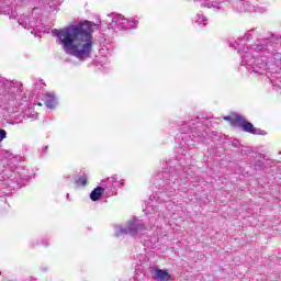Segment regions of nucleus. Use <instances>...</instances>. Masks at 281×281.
Masks as SVG:
<instances>
[{
	"label": "nucleus",
	"mask_w": 281,
	"mask_h": 281,
	"mask_svg": "<svg viewBox=\"0 0 281 281\" xmlns=\"http://www.w3.org/2000/svg\"><path fill=\"white\" fill-rule=\"evenodd\" d=\"M44 153H47V146L44 148Z\"/></svg>",
	"instance_id": "c756f323"
},
{
	"label": "nucleus",
	"mask_w": 281,
	"mask_h": 281,
	"mask_svg": "<svg viewBox=\"0 0 281 281\" xmlns=\"http://www.w3.org/2000/svg\"><path fill=\"white\" fill-rule=\"evenodd\" d=\"M231 3L235 12H247V0H231Z\"/></svg>",
	"instance_id": "2eb2a0df"
},
{
	"label": "nucleus",
	"mask_w": 281,
	"mask_h": 281,
	"mask_svg": "<svg viewBox=\"0 0 281 281\" xmlns=\"http://www.w3.org/2000/svg\"><path fill=\"white\" fill-rule=\"evenodd\" d=\"M262 166H265V161L262 160V155L258 154L257 160L254 164V168H255V170H260V168H262Z\"/></svg>",
	"instance_id": "4be33fe9"
},
{
	"label": "nucleus",
	"mask_w": 281,
	"mask_h": 281,
	"mask_svg": "<svg viewBox=\"0 0 281 281\" xmlns=\"http://www.w3.org/2000/svg\"><path fill=\"white\" fill-rule=\"evenodd\" d=\"M183 128H186V125H183V126L181 127V131H183Z\"/></svg>",
	"instance_id": "7c9ffc66"
},
{
	"label": "nucleus",
	"mask_w": 281,
	"mask_h": 281,
	"mask_svg": "<svg viewBox=\"0 0 281 281\" xmlns=\"http://www.w3.org/2000/svg\"><path fill=\"white\" fill-rule=\"evenodd\" d=\"M0 100L3 104H9V106H21L23 102H27V97L23 91V83L10 81L0 76Z\"/></svg>",
	"instance_id": "20e7f679"
},
{
	"label": "nucleus",
	"mask_w": 281,
	"mask_h": 281,
	"mask_svg": "<svg viewBox=\"0 0 281 281\" xmlns=\"http://www.w3.org/2000/svg\"><path fill=\"white\" fill-rule=\"evenodd\" d=\"M155 195H150L147 203V212L150 223H157V220L161 217L164 218V214H161V211H159V205H156L157 202L155 201Z\"/></svg>",
	"instance_id": "6e6552de"
},
{
	"label": "nucleus",
	"mask_w": 281,
	"mask_h": 281,
	"mask_svg": "<svg viewBox=\"0 0 281 281\" xmlns=\"http://www.w3.org/2000/svg\"><path fill=\"white\" fill-rule=\"evenodd\" d=\"M43 269V271H47V268H42Z\"/></svg>",
	"instance_id": "2f4dec72"
},
{
	"label": "nucleus",
	"mask_w": 281,
	"mask_h": 281,
	"mask_svg": "<svg viewBox=\"0 0 281 281\" xmlns=\"http://www.w3.org/2000/svg\"><path fill=\"white\" fill-rule=\"evenodd\" d=\"M195 3H201L203 8H212L215 12L225 10L227 0H193Z\"/></svg>",
	"instance_id": "f8f14e48"
},
{
	"label": "nucleus",
	"mask_w": 281,
	"mask_h": 281,
	"mask_svg": "<svg viewBox=\"0 0 281 281\" xmlns=\"http://www.w3.org/2000/svg\"><path fill=\"white\" fill-rule=\"evenodd\" d=\"M44 104L46 109H54V106H56V94L46 92L44 95Z\"/></svg>",
	"instance_id": "dca6fc26"
},
{
	"label": "nucleus",
	"mask_w": 281,
	"mask_h": 281,
	"mask_svg": "<svg viewBox=\"0 0 281 281\" xmlns=\"http://www.w3.org/2000/svg\"><path fill=\"white\" fill-rule=\"evenodd\" d=\"M237 126H239V128H243L245 133H250V135H267V132L260 128L254 127V124L245 120L243 115H240V120L238 121Z\"/></svg>",
	"instance_id": "9b49d317"
},
{
	"label": "nucleus",
	"mask_w": 281,
	"mask_h": 281,
	"mask_svg": "<svg viewBox=\"0 0 281 281\" xmlns=\"http://www.w3.org/2000/svg\"><path fill=\"white\" fill-rule=\"evenodd\" d=\"M16 183L12 181V179L9 180H0V188H9V190H14Z\"/></svg>",
	"instance_id": "412c9836"
},
{
	"label": "nucleus",
	"mask_w": 281,
	"mask_h": 281,
	"mask_svg": "<svg viewBox=\"0 0 281 281\" xmlns=\"http://www.w3.org/2000/svg\"><path fill=\"white\" fill-rule=\"evenodd\" d=\"M42 3H45L46 5H60L63 3V0H41Z\"/></svg>",
	"instance_id": "b1692460"
},
{
	"label": "nucleus",
	"mask_w": 281,
	"mask_h": 281,
	"mask_svg": "<svg viewBox=\"0 0 281 281\" xmlns=\"http://www.w3.org/2000/svg\"><path fill=\"white\" fill-rule=\"evenodd\" d=\"M226 122H229L232 126H238V122H240V114H234L232 116H224Z\"/></svg>",
	"instance_id": "6ab92c4d"
},
{
	"label": "nucleus",
	"mask_w": 281,
	"mask_h": 281,
	"mask_svg": "<svg viewBox=\"0 0 281 281\" xmlns=\"http://www.w3.org/2000/svg\"><path fill=\"white\" fill-rule=\"evenodd\" d=\"M148 226L137 217L130 220L124 226L117 225L114 227V236L116 238H122L123 236H139L143 232H146Z\"/></svg>",
	"instance_id": "39448f33"
},
{
	"label": "nucleus",
	"mask_w": 281,
	"mask_h": 281,
	"mask_svg": "<svg viewBox=\"0 0 281 281\" xmlns=\"http://www.w3.org/2000/svg\"><path fill=\"white\" fill-rule=\"evenodd\" d=\"M91 21L79 22L64 29L52 30L53 36L61 45V49L67 56H72L77 60H87L93 54V27Z\"/></svg>",
	"instance_id": "f257e3e1"
},
{
	"label": "nucleus",
	"mask_w": 281,
	"mask_h": 281,
	"mask_svg": "<svg viewBox=\"0 0 281 281\" xmlns=\"http://www.w3.org/2000/svg\"><path fill=\"white\" fill-rule=\"evenodd\" d=\"M151 278L153 280L157 281H170V273L168 272V270L154 268Z\"/></svg>",
	"instance_id": "4468645a"
},
{
	"label": "nucleus",
	"mask_w": 281,
	"mask_h": 281,
	"mask_svg": "<svg viewBox=\"0 0 281 281\" xmlns=\"http://www.w3.org/2000/svg\"><path fill=\"white\" fill-rule=\"evenodd\" d=\"M181 142L179 144V147L177 149L178 155H181L182 157H188L190 155V150L194 148V139L189 134H184L181 137Z\"/></svg>",
	"instance_id": "0eeeda50"
},
{
	"label": "nucleus",
	"mask_w": 281,
	"mask_h": 281,
	"mask_svg": "<svg viewBox=\"0 0 281 281\" xmlns=\"http://www.w3.org/2000/svg\"><path fill=\"white\" fill-rule=\"evenodd\" d=\"M105 187H97L90 193L91 201H100L102 199V194H104Z\"/></svg>",
	"instance_id": "f3484780"
},
{
	"label": "nucleus",
	"mask_w": 281,
	"mask_h": 281,
	"mask_svg": "<svg viewBox=\"0 0 281 281\" xmlns=\"http://www.w3.org/2000/svg\"><path fill=\"white\" fill-rule=\"evenodd\" d=\"M37 106H43V103H37Z\"/></svg>",
	"instance_id": "c85d7f7f"
},
{
	"label": "nucleus",
	"mask_w": 281,
	"mask_h": 281,
	"mask_svg": "<svg viewBox=\"0 0 281 281\" xmlns=\"http://www.w3.org/2000/svg\"><path fill=\"white\" fill-rule=\"evenodd\" d=\"M137 23H139V20H137V18H132L131 20H128L122 14L113 13L110 27H112L113 30H135L137 27Z\"/></svg>",
	"instance_id": "423d86ee"
},
{
	"label": "nucleus",
	"mask_w": 281,
	"mask_h": 281,
	"mask_svg": "<svg viewBox=\"0 0 281 281\" xmlns=\"http://www.w3.org/2000/svg\"><path fill=\"white\" fill-rule=\"evenodd\" d=\"M19 25H22L24 27V30H29V32H31V34H34V30H36L37 25L36 22L34 20V18L30 16V15H21L18 20Z\"/></svg>",
	"instance_id": "ddd939ff"
},
{
	"label": "nucleus",
	"mask_w": 281,
	"mask_h": 281,
	"mask_svg": "<svg viewBox=\"0 0 281 281\" xmlns=\"http://www.w3.org/2000/svg\"><path fill=\"white\" fill-rule=\"evenodd\" d=\"M67 199H69V194H67Z\"/></svg>",
	"instance_id": "473e14b6"
},
{
	"label": "nucleus",
	"mask_w": 281,
	"mask_h": 281,
	"mask_svg": "<svg viewBox=\"0 0 281 281\" xmlns=\"http://www.w3.org/2000/svg\"><path fill=\"white\" fill-rule=\"evenodd\" d=\"M8 137V132L5 130L0 128V142L4 140Z\"/></svg>",
	"instance_id": "a878e982"
},
{
	"label": "nucleus",
	"mask_w": 281,
	"mask_h": 281,
	"mask_svg": "<svg viewBox=\"0 0 281 281\" xmlns=\"http://www.w3.org/2000/svg\"><path fill=\"white\" fill-rule=\"evenodd\" d=\"M188 130L187 133H194L196 137H205L206 132H205V126L203 125V120L200 117H196L194 120H191L188 124Z\"/></svg>",
	"instance_id": "1a4fd4ad"
},
{
	"label": "nucleus",
	"mask_w": 281,
	"mask_h": 281,
	"mask_svg": "<svg viewBox=\"0 0 281 281\" xmlns=\"http://www.w3.org/2000/svg\"><path fill=\"white\" fill-rule=\"evenodd\" d=\"M77 186H87V178L81 177L77 180Z\"/></svg>",
	"instance_id": "bb28decb"
},
{
	"label": "nucleus",
	"mask_w": 281,
	"mask_h": 281,
	"mask_svg": "<svg viewBox=\"0 0 281 281\" xmlns=\"http://www.w3.org/2000/svg\"><path fill=\"white\" fill-rule=\"evenodd\" d=\"M10 12H12V8L10 5L8 4H5L4 7L0 5V14L8 15L10 14Z\"/></svg>",
	"instance_id": "5701e85b"
},
{
	"label": "nucleus",
	"mask_w": 281,
	"mask_h": 281,
	"mask_svg": "<svg viewBox=\"0 0 281 281\" xmlns=\"http://www.w3.org/2000/svg\"><path fill=\"white\" fill-rule=\"evenodd\" d=\"M246 12H249L250 14L262 13V8L256 7L251 3H249V1H246Z\"/></svg>",
	"instance_id": "a211bd4d"
},
{
	"label": "nucleus",
	"mask_w": 281,
	"mask_h": 281,
	"mask_svg": "<svg viewBox=\"0 0 281 281\" xmlns=\"http://www.w3.org/2000/svg\"><path fill=\"white\" fill-rule=\"evenodd\" d=\"M102 183L105 187V190L110 192V194H117V190L124 187V180H120L117 176H112L106 180H102Z\"/></svg>",
	"instance_id": "9d476101"
},
{
	"label": "nucleus",
	"mask_w": 281,
	"mask_h": 281,
	"mask_svg": "<svg viewBox=\"0 0 281 281\" xmlns=\"http://www.w3.org/2000/svg\"><path fill=\"white\" fill-rule=\"evenodd\" d=\"M251 32L254 30H250L247 34L244 35V38L238 42H231L229 47L233 49H236L238 54L241 56L240 65L243 67H246L247 71L249 74H257L258 76H265V72L267 71V59H255L256 54L258 52H263L265 45L257 44L256 47H245V42L249 41L251 38Z\"/></svg>",
	"instance_id": "f03ea898"
},
{
	"label": "nucleus",
	"mask_w": 281,
	"mask_h": 281,
	"mask_svg": "<svg viewBox=\"0 0 281 281\" xmlns=\"http://www.w3.org/2000/svg\"><path fill=\"white\" fill-rule=\"evenodd\" d=\"M193 21L198 24V25H207V18L205 15H203L202 13H198L194 18Z\"/></svg>",
	"instance_id": "aec40b11"
},
{
	"label": "nucleus",
	"mask_w": 281,
	"mask_h": 281,
	"mask_svg": "<svg viewBox=\"0 0 281 281\" xmlns=\"http://www.w3.org/2000/svg\"><path fill=\"white\" fill-rule=\"evenodd\" d=\"M38 87H40V89H41V87H43V82L35 83V89H38Z\"/></svg>",
	"instance_id": "cd10ccee"
},
{
	"label": "nucleus",
	"mask_w": 281,
	"mask_h": 281,
	"mask_svg": "<svg viewBox=\"0 0 281 281\" xmlns=\"http://www.w3.org/2000/svg\"><path fill=\"white\" fill-rule=\"evenodd\" d=\"M179 170H181V167L178 165L173 170L172 167L169 169L166 168L156 176V179L160 181L159 186L161 187L164 194L168 198L177 194V190H179V179L180 181H183V179L190 178L189 171L183 169V171L179 172Z\"/></svg>",
	"instance_id": "7ed1b4c3"
},
{
	"label": "nucleus",
	"mask_w": 281,
	"mask_h": 281,
	"mask_svg": "<svg viewBox=\"0 0 281 281\" xmlns=\"http://www.w3.org/2000/svg\"><path fill=\"white\" fill-rule=\"evenodd\" d=\"M29 113L31 114H27V117H31V120H37L38 119V113L37 112H34L32 113V110L29 109Z\"/></svg>",
	"instance_id": "393cba45"
}]
</instances>
